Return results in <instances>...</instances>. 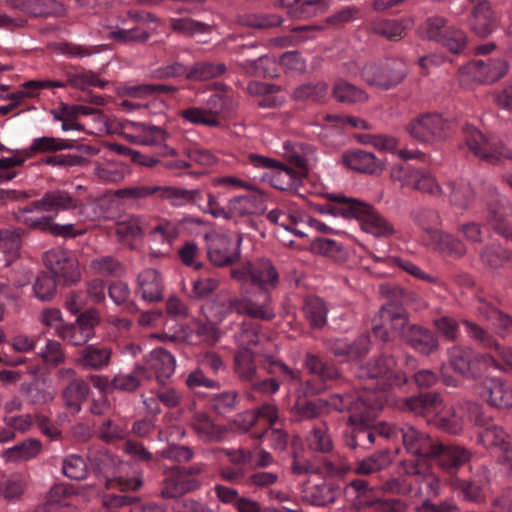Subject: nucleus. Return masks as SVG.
I'll use <instances>...</instances> for the list:
<instances>
[{
	"mask_svg": "<svg viewBox=\"0 0 512 512\" xmlns=\"http://www.w3.org/2000/svg\"><path fill=\"white\" fill-rule=\"evenodd\" d=\"M191 426L200 438L219 441L226 429L213 423L205 412H196L191 419Z\"/></svg>",
	"mask_w": 512,
	"mask_h": 512,
	"instance_id": "nucleus-34",
	"label": "nucleus"
},
{
	"mask_svg": "<svg viewBox=\"0 0 512 512\" xmlns=\"http://www.w3.org/2000/svg\"><path fill=\"white\" fill-rule=\"evenodd\" d=\"M111 355V348L89 345L80 352L77 364L86 369L100 370L109 365Z\"/></svg>",
	"mask_w": 512,
	"mask_h": 512,
	"instance_id": "nucleus-30",
	"label": "nucleus"
},
{
	"mask_svg": "<svg viewBox=\"0 0 512 512\" xmlns=\"http://www.w3.org/2000/svg\"><path fill=\"white\" fill-rule=\"evenodd\" d=\"M449 362L451 367L465 377L473 374L478 364V355L469 348L462 346L452 347L449 351Z\"/></svg>",
	"mask_w": 512,
	"mask_h": 512,
	"instance_id": "nucleus-27",
	"label": "nucleus"
},
{
	"mask_svg": "<svg viewBox=\"0 0 512 512\" xmlns=\"http://www.w3.org/2000/svg\"><path fill=\"white\" fill-rule=\"evenodd\" d=\"M448 189L450 202L460 208L467 207L474 195L470 183L463 179L449 183Z\"/></svg>",
	"mask_w": 512,
	"mask_h": 512,
	"instance_id": "nucleus-54",
	"label": "nucleus"
},
{
	"mask_svg": "<svg viewBox=\"0 0 512 512\" xmlns=\"http://www.w3.org/2000/svg\"><path fill=\"white\" fill-rule=\"evenodd\" d=\"M138 292L147 302L162 300L164 284L160 273L152 268L142 271L138 276Z\"/></svg>",
	"mask_w": 512,
	"mask_h": 512,
	"instance_id": "nucleus-20",
	"label": "nucleus"
},
{
	"mask_svg": "<svg viewBox=\"0 0 512 512\" xmlns=\"http://www.w3.org/2000/svg\"><path fill=\"white\" fill-rule=\"evenodd\" d=\"M227 70L220 61L199 60L188 66L187 80L193 82L208 81L222 76Z\"/></svg>",
	"mask_w": 512,
	"mask_h": 512,
	"instance_id": "nucleus-25",
	"label": "nucleus"
},
{
	"mask_svg": "<svg viewBox=\"0 0 512 512\" xmlns=\"http://www.w3.org/2000/svg\"><path fill=\"white\" fill-rule=\"evenodd\" d=\"M400 434L407 452L425 458L438 456L442 444L432 439L428 434L418 431L413 426L405 424L400 427Z\"/></svg>",
	"mask_w": 512,
	"mask_h": 512,
	"instance_id": "nucleus-16",
	"label": "nucleus"
},
{
	"mask_svg": "<svg viewBox=\"0 0 512 512\" xmlns=\"http://www.w3.org/2000/svg\"><path fill=\"white\" fill-rule=\"evenodd\" d=\"M129 173L128 167L118 161H107L96 164L94 175L101 183L110 184L122 181Z\"/></svg>",
	"mask_w": 512,
	"mask_h": 512,
	"instance_id": "nucleus-38",
	"label": "nucleus"
},
{
	"mask_svg": "<svg viewBox=\"0 0 512 512\" xmlns=\"http://www.w3.org/2000/svg\"><path fill=\"white\" fill-rule=\"evenodd\" d=\"M72 148L68 140L56 137H38L34 138L30 146L25 150L27 157L38 153H52Z\"/></svg>",
	"mask_w": 512,
	"mask_h": 512,
	"instance_id": "nucleus-42",
	"label": "nucleus"
},
{
	"mask_svg": "<svg viewBox=\"0 0 512 512\" xmlns=\"http://www.w3.org/2000/svg\"><path fill=\"white\" fill-rule=\"evenodd\" d=\"M307 442L310 449L321 453L330 452L333 448V443L325 423L312 429Z\"/></svg>",
	"mask_w": 512,
	"mask_h": 512,
	"instance_id": "nucleus-55",
	"label": "nucleus"
},
{
	"mask_svg": "<svg viewBox=\"0 0 512 512\" xmlns=\"http://www.w3.org/2000/svg\"><path fill=\"white\" fill-rule=\"evenodd\" d=\"M302 311L310 327L320 329L326 325L328 308L322 298L315 295L307 296Z\"/></svg>",
	"mask_w": 512,
	"mask_h": 512,
	"instance_id": "nucleus-29",
	"label": "nucleus"
},
{
	"mask_svg": "<svg viewBox=\"0 0 512 512\" xmlns=\"http://www.w3.org/2000/svg\"><path fill=\"white\" fill-rule=\"evenodd\" d=\"M41 451V443L36 439H29L23 443L6 450L8 461H22L36 457Z\"/></svg>",
	"mask_w": 512,
	"mask_h": 512,
	"instance_id": "nucleus-50",
	"label": "nucleus"
},
{
	"mask_svg": "<svg viewBox=\"0 0 512 512\" xmlns=\"http://www.w3.org/2000/svg\"><path fill=\"white\" fill-rule=\"evenodd\" d=\"M6 2L12 8L33 16H61L65 13V7L56 0H6Z\"/></svg>",
	"mask_w": 512,
	"mask_h": 512,
	"instance_id": "nucleus-21",
	"label": "nucleus"
},
{
	"mask_svg": "<svg viewBox=\"0 0 512 512\" xmlns=\"http://www.w3.org/2000/svg\"><path fill=\"white\" fill-rule=\"evenodd\" d=\"M233 110V99L222 93L212 94L202 106H192L179 112L180 117L193 125L219 127Z\"/></svg>",
	"mask_w": 512,
	"mask_h": 512,
	"instance_id": "nucleus-3",
	"label": "nucleus"
},
{
	"mask_svg": "<svg viewBox=\"0 0 512 512\" xmlns=\"http://www.w3.org/2000/svg\"><path fill=\"white\" fill-rule=\"evenodd\" d=\"M435 424L450 434H458L465 426L463 418L456 413L453 407L440 411L437 418H435Z\"/></svg>",
	"mask_w": 512,
	"mask_h": 512,
	"instance_id": "nucleus-53",
	"label": "nucleus"
},
{
	"mask_svg": "<svg viewBox=\"0 0 512 512\" xmlns=\"http://www.w3.org/2000/svg\"><path fill=\"white\" fill-rule=\"evenodd\" d=\"M39 356L43 363L49 367H57L65 362V352L62 345L56 340H48Z\"/></svg>",
	"mask_w": 512,
	"mask_h": 512,
	"instance_id": "nucleus-58",
	"label": "nucleus"
},
{
	"mask_svg": "<svg viewBox=\"0 0 512 512\" xmlns=\"http://www.w3.org/2000/svg\"><path fill=\"white\" fill-rule=\"evenodd\" d=\"M201 482L193 477H187L178 467L171 469L161 484L160 495L165 499H172L186 493L198 490Z\"/></svg>",
	"mask_w": 512,
	"mask_h": 512,
	"instance_id": "nucleus-18",
	"label": "nucleus"
},
{
	"mask_svg": "<svg viewBox=\"0 0 512 512\" xmlns=\"http://www.w3.org/2000/svg\"><path fill=\"white\" fill-rule=\"evenodd\" d=\"M209 260L216 266H227L240 256L241 237L211 231L205 234Z\"/></svg>",
	"mask_w": 512,
	"mask_h": 512,
	"instance_id": "nucleus-10",
	"label": "nucleus"
},
{
	"mask_svg": "<svg viewBox=\"0 0 512 512\" xmlns=\"http://www.w3.org/2000/svg\"><path fill=\"white\" fill-rule=\"evenodd\" d=\"M280 5L289 9L292 16L309 17L325 6V0H280Z\"/></svg>",
	"mask_w": 512,
	"mask_h": 512,
	"instance_id": "nucleus-49",
	"label": "nucleus"
},
{
	"mask_svg": "<svg viewBox=\"0 0 512 512\" xmlns=\"http://www.w3.org/2000/svg\"><path fill=\"white\" fill-rule=\"evenodd\" d=\"M155 195L169 200L174 206L198 204L203 200L201 192L197 189H183L173 186H156Z\"/></svg>",
	"mask_w": 512,
	"mask_h": 512,
	"instance_id": "nucleus-26",
	"label": "nucleus"
},
{
	"mask_svg": "<svg viewBox=\"0 0 512 512\" xmlns=\"http://www.w3.org/2000/svg\"><path fill=\"white\" fill-rule=\"evenodd\" d=\"M441 465L445 469L456 468L466 462L469 458L468 452L460 447H444L439 452Z\"/></svg>",
	"mask_w": 512,
	"mask_h": 512,
	"instance_id": "nucleus-62",
	"label": "nucleus"
},
{
	"mask_svg": "<svg viewBox=\"0 0 512 512\" xmlns=\"http://www.w3.org/2000/svg\"><path fill=\"white\" fill-rule=\"evenodd\" d=\"M484 392L487 395V402L498 408H509L512 406V384L503 383L499 379L485 381Z\"/></svg>",
	"mask_w": 512,
	"mask_h": 512,
	"instance_id": "nucleus-28",
	"label": "nucleus"
},
{
	"mask_svg": "<svg viewBox=\"0 0 512 512\" xmlns=\"http://www.w3.org/2000/svg\"><path fill=\"white\" fill-rule=\"evenodd\" d=\"M385 396L372 386L357 391V396L349 406L348 423L355 429L369 428L382 409Z\"/></svg>",
	"mask_w": 512,
	"mask_h": 512,
	"instance_id": "nucleus-5",
	"label": "nucleus"
},
{
	"mask_svg": "<svg viewBox=\"0 0 512 512\" xmlns=\"http://www.w3.org/2000/svg\"><path fill=\"white\" fill-rule=\"evenodd\" d=\"M143 379H146L145 368L138 365L131 373H119L115 375L111 380V385L112 388L119 391L133 392L138 389Z\"/></svg>",
	"mask_w": 512,
	"mask_h": 512,
	"instance_id": "nucleus-47",
	"label": "nucleus"
},
{
	"mask_svg": "<svg viewBox=\"0 0 512 512\" xmlns=\"http://www.w3.org/2000/svg\"><path fill=\"white\" fill-rule=\"evenodd\" d=\"M235 373L243 382L252 383L259 379L254 354L250 349H238L234 356Z\"/></svg>",
	"mask_w": 512,
	"mask_h": 512,
	"instance_id": "nucleus-33",
	"label": "nucleus"
},
{
	"mask_svg": "<svg viewBox=\"0 0 512 512\" xmlns=\"http://www.w3.org/2000/svg\"><path fill=\"white\" fill-rule=\"evenodd\" d=\"M127 19L121 21L122 27H117L110 32V38L123 44H141L145 43L149 37V32L141 25L152 16L146 12L129 10Z\"/></svg>",
	"mask_w": 512,
	"mask_h": 512,
	"instance_id": "nucleus-13",
	"label": "nucleus"
},
{
	"mask_svg": "<svg viewBox=\"0 0 512 512\" xmlns=\"http://www.w3.org/2000/svg\"><path fill=\"white\" fill-rule=\"evenodd\" d=\"M88 393L89 386L83 379L72 380L62 391L65 407L74 413L79 412Z\"/></svg>",
	"mask_w": 512,
	"mask_h": 512,
	"instance_id": "nucleus-35",
	"label": "nucleus"
},
{
	"mask_svg": "<svg viewBox=\"0 0 512 512\" xmlns=\"http://www.w3.org/2000/svg\"><path fill=\"white\" fill-rule=\"evenodd\" d=\"M102 45H81L73 42H60L55 46V51L67 58L82 59L100 53Z\"/></svg>",
	"mask_w": 512,
	"mask_h": 512,
	"instance_id": "nucleus-48",
	"label": "nucleus"
},
{
	"mask_svg": "<svg viewBox=\"0 0 512 512\" xmlns=\"http://www.w3.org/2000/svg\"><path fill=\"white\" fill-rule=\"evenodd\" d=\"M332 93L337 101L345 104L363 103L368 99L365 91L343 79L335 81Z\"/></svg>",
	"mask_w": 512,
	"mask_h": 512,
	"instance_id": "nucleus-40",
	"label": "nucleus"
},
{
	"mask_svg": "<svg viewBox=\"0 0 512 512\" xmlns=\"http://www.w3.org/2000/svg\"><path fill=\"white\" fill-rule=\"evenodd\" d=\"M293 95L299 101L321 102L328 95V85L323 81L305 83L297 87Z\"/></svg>",
	"mask_w": 512,
	"mask_h": 512,
	"instance_id": "nucleus-46",
	"label": "nucleus"
},
{
	"mask_svg": "<svg viewBox=\"0 0 512 512\" xmlns=\"http://www.w3.org/2000/svg\"><path fill=\"white\" fill-rule=\"evenodd\" d=\"M327 212L359 224H388L371 204L342 194L328 196Z\"/></svg>",
	"mask_w": 512,
	"mask_h": 512,
	"instance_id": "nucleus-4",
	"label": "nucleus"
},
{
	"mask_svg": "<svg viewBox=\"0 0 512 512\" xmlns=\"http://www.w3.org/2000/svg\"><path fill=\"white\" fill-rule=\"evenodd\" d=\"M140 366L145 368L146 379H150L152 375H155L158 382L164 383L174 373L176 361L170 352L159 348L152 350L145 357L144 364Z\"/></svg>",
	"mask_w": 512,
	"mask_h": 512,
	"instance_id": "nucleus-17",
	"label": "nucleus"
},
{
	"mask_svg": "<svg viewBox=\"0 0 512 512\" xmlns=\"http://www.w3.org/2000/svg\"><path fill=\"white\" fill-rule=\"evenodd\" d=\"M396 360L390 355H381L361 366L358 372L360 378L378 379L377 391L383 392L394 385H402L407 382L405 373L398 370ZM376 391V389H374Z\"/></svg>",
	"mask_w": 512,
	"mask_h": 512,
	"instance_id": "nucleus-7",
	"label": "nucleus"
},
{
	"mask_svg": "<svg viewBox=\"0 0 512 512\" xmlns=\"http://www.w3.org/2000/svg\"><path fill=\"white\" fill-rule=\"evenodd\" d=\"M242 25L254 29H268L279 26L282 18L276 14L249 13L241 17Z\"/></svg>",
	"mask_w": 512,
	"mask_h": 512,
	"instance_id": "nucleus-56",
	"label": "nucleus"
},
{
	"mask_svg": "<svg viewBox=\"0 0 512 512\" xmlns=\"http://www.w3.org/2000/svg\"><path fill=\"white\" fill-rule=\"evenodd\" d=\"M421 31L427 39L440 43L454 54L461 53L467 44L466 34L440 16L428 18Z\"/></svg>",
	"mask_w": 512,
	"mask_h": 512,
	"instance_id": "nucleus-6",
	"label": "nucleus"
},
{
	"mask_svg": "<svg viewBox=\"0 0 512 512\" xmlns=\"http://www.w3.org/2000/svg\"><path fill=\"white\" fill-rule=\"evenodd\" d=\"M77 207V200L65 190H54L45 193L41 199L35 200L15 212V220L24 224H48L58 213Z\"/></svg>",
	"mask_w": 512,
	"mask_h": 512,
	"instance_id": "nucleus-1",
	"label": "nucleus"
},
{
	"mask_svg": "<svg viewBox=\"0 0 512 512\" xmlns=\"http://www.w3.org/2000/svg\"><path fill=\"white\" fill-rule=\"evenodd\" d=\"M62 471L72 480H82L87 475V465L81 456L72 454L64 459Z\"/></svg>",
	"mask_w": 512,
	"mask_h": 512,
	"instance_id": "nucleus-61",
	"label": "nucleus"
},
{
	"mask_svg": "<svg viewBox=\"0 0 512 512\" xmlns=\"http://www.w3.org/2000/svg\"><path fill=\"white\" fill-rule=\"evenodd\" d=\"M236 305V313L250 318L272 321L276 312L273 307V301L269 292H260L244 296L242 298H234Z\"/></svg>",
	"mask_w": 512,
	"mask_h": 512,
	"instance_id": "nucleus-15",
	"label": "nucleus"
},
{
	"mask_svg": "<svg viewBox=\"0 0 512 512\" xmlns=\"http://www.w3.org/2000/svg\"><path fill=\"white\" fill-rule=\"evenodd\" d=\"M99 323V314L95 310H88L82 313L74 323L61 327L58 337L74 346H82L95 336V327Z\"/></svg>",
	"mask_w": 512,
	"mask_h": 512,
	"instance_id": "nucleus-14",
	"label": "nucleus"
},
{
	"mask_svg": "<svg viewBox=\"0 0 512 512\" xmlns=\"http://www.w3.org/2000/svg\"><path fill=\"white\" fill-rule=\"evenodd\" d=\"M392 463L391 454L388 450L379 451L361 460L355 469L360 475H370L389 467Z\"/></svg>",
	"mask_w": 512,
	"mask_h": 512,
	"instance_id": "nucleus-44",
	"label": "nucleus"
},
{
	"mask_svg": "<svg viewBox=\"0 0 512 512\" xmlns=\"http://www.w3.org/2000/svg\"><path fill=\"white\" fill-rule=\"evenodd\" d=\"M250 159L256 167L275 169L273 184L280 190L295 188L308 174L307 160L300 149L287 150L286 164L260 155H251Z\"/></svg>",
	"mask_w": 512,
	"mask_h": 512,
	"instance_id": "nucleus-2",
	"label": "nucleus"
},
{
	"mask_svg": "<svg viewBox=\"0 0 512 512\" xmlns=\"http://www.w3.org/2000/svg\"><path fill=\"white\" fill-rule=\"evenodd\" d=\"M482 345L492 350L491 354L482 355V362L487 367H494L495 369L502 370L503 363H506L512 368V350L501 347L500 344L496 343L491 339H484L482 335Z\"/></svg>",
	"mask_w": 512,
	"mask_h": 512,
	"instance_id": "nucleus-39",
	"label": "nucleus"
},
{
	"mask_svg": "<svg viewBox=\"0 0 512 512\" xmlns=\"http://www.w3.org/2000/svg\"><path fill=\"white\" fill-rule=\"evenodd\" d=\"M21 393L26 395L33 404H45L54 400L56 392L45 379H37L22 384Z\"/></svg>",
	"mask_w": 512,
	"mask_h": 512,
	"instance_id": "nucleus-36",
	"label": "nucleus"
},
{
	"mask_svg": "<svg viewBox=\"0 0 512 512\" xmlns=\"http://www.w3.org/2000/svg\"><path fill=\"white\" fill-rule=\"evenodd\" d=\"M71 492L63 484L54 485L48 492L46 500L40 506L41 512H76V507L71 503Z\"/></svg>",
	"mask_w": 512,
	"mask_h": 512,
	"instance_id": "nucleus-24",
	"label": "nucleus"
},
{
	"mask_svg": "<svg viewBox=\"0 0 512 512\" xmlns=\"http://www.w3.org/2000/svg\"><path fill=\"white\" fill-rule=\"evenodd\" d=\"M24 231L21 228H1L0 248L11 256H17L21 245V238Z\"/></svg>",
	"mask_w": 512,
	"mask_h": 512,
	"instance_id": "nucleus-57",
	"label": "nucleus"
},
{
	"mask_svg": "<svg viewBox=\"0 0 512 512\" xmlns=\"http://www.w3.org/2000/svg\"><path fill=\"white\" fill-rule=\"evenodd\" d=\"M202 311L208 320L220 323L226 319L233 311L236 312L234 298L228 301L214 300L202 307Z\"/></svg>",
	"mask_w": 512,
	"mask_h": 512,
	"instance_id": "nucleus-51",
	"label": "nucleus"
},
{
	"mask_svg": "<svg viewBox=\"0 0 512 512\" xmlns=\"http://www.w3.org/2000/svg\"><path fill=\"white\" fill-rule=\"evenodd\" d=\"M482 161H487L491 164L500 163L503 159H510L512 157L511 151L503 146L501 143L486 142L482 135Z\"/></svg>",
	"mask_w": 512,
	"mask_h": 512,
	"instance_id": "nucleus-60",
	"label": "nucleus"
},
{
	"mask_svg": "<svg viewBox=\"0 0 512 512\" xmlns=\"http://www.w3.org/2000/svg\"><path fill=\"white\" fill-rule=\"evenodd\" d=\"M244 417L248 423L245 429H248L251 426L255 425L259 419H263L270 426H272L278 421L279 411L278 407L275 404L265 403L257 407L252 412L245 413Z\"/></svg>",
	"mask_w": 512,
	"mask_h": 512,
	"instance_id": "nucleus-52",
	"label": "nucleus"
},
{
	"mask_svg": "<svg viewBox=\"0 0 512 512\" xmlns=\"http://www.w3.org/2000/svg\"><path fill=\"white\" fill-rule=\"evenodd\" d=\"M509 442L506 441L505 432L495 425H489L482 430V444L489 449H494L501 453Z\"/></svg>",
	"mask_w": 512,
	"mask_h": 512,
	"instance_id": "nucleus-59",
	"label": "nucleus"
},
{
	"mask_svg": "<svg viewBox=\"0 0 512 512\" xmlns=\"http://www.w3.org/2000/svg\"><path fill=\"white\" fill-rule=\"evenodd\" d=\"M378 316L384 324L389 326L391 331L405 341V333L413 325V323H410L408 313L405 310L388 303L381 306Z\"/></svg>",
	"mask_w": 512,
	"mask_h": 512,
	"instance_id": "nucleus-23",
	"label": "nucleus"
},
{
	"mask_svg": "<svg viewBox=\"0 0 512 512\" xmlns=\"http://www.w3.org/2000/svg\"><path fill=\"white\" fill-rule=\"evenodd\" d=\"M43 261L55 277L64 284L76 283L81 278L76 257L60 248H53L44 253Z\"/></svg>",
	"mask_w": 512,
	"mask_h": 512,
	"instance_id": "nucleus-12",
	"label": "nucleus"
},
{
	"mask_svg": "<svg viewBox=\"0 0 512 512\" xmlns=\"http://www.w3.org/2000/svg\"><path fill=\"white\" fill-rule=\"evenodd\" d=\"M451 129L449 121L437 113H424L411 120L407 126L409 134L426 144H436L447 139Z\"/></svg>",
	"mask_w": 512,
	"mask_h": 512,
	"instance_id": "nucleus-8",
	"label": "nucleus"
},
{
	"mask_svg": "<svg viewBox=\"0 0 512 512\" xmlns=\"http://www.w3.org/2000/svg\"><path fill=\"white\" fill-rule=\"evenodd\" d=\"M29 484L25 475L14 473L0 481V495L7 501L20 500Z\"/></svg>",
	"mask_w": 512,
	"mask_h": 512,
	"instance_id": "nucleus-37",
	"label": "nucleus"
},
{
	"mask_svg": "<svg viewBox=\"0 0 512 512\" xmlns=\"http://www.w3.org/2000/svg\"><path fill=\"white\" fill-rule=\"evenodd\" d=\"M344 164L352 170L363 173H376L380 163L371 152L363 150H352L343 155Z\"/></svg>",
	"mask_w": 512,
	"mask_h": 512,
	"instance_id": "nucleus-31",
	"label": "nucleus"
},
{
	"mask_svg": "<svg viewBox=\"0 0 512 512\" xmlns=\"http://www.w3.org/2000/svg\"><path fill=\"white\" fill-rule=\"evenodd\" d=\"M482 316L498 334L506 335L512 332V318L490 304L482 303Z\"/></svg>",
	"mask_w": 512,
	"mask_h": 512,
	"instance_id": "nucleus-45",
	"label": "nucleus"
},
{
	"mask_svg": "<svg viewBox=\"0 0 512 512\" xmlns=\"http://www.w3.org/2000/svg\"><path fill=\"white\" fill-rule=\"evenodd\" d=\"M406 65L402 60L389 59L381 65L367 64L361 71L362 78L370 85L390 89L406 76Z\"/></svg>",
	"mask_w": 512,
	"mask_h": 512,
	"instance_id": "nucleus-11",
	"label": "nucleus"
},
{
	"mask_svg": "<svg viewBox=\"0 0 512 512\" xmlns=\"http://www.w3.org/2000/svg\"><path fill=\"white\" fill-rule=\"evenodd\" d=\"M117 241L130 248H136L142 241L141 226H113Z\"/></svg>",
	"mask_w": 512,
	"mask_h": 512,
	"instance_id": "nucleus-63",
	"label": "nucleus"
},
{
	"mask_svg": "<svg viewBox=\"0 0 512 512\" xmlns=\"http://www.w3.org/2000/svg\"><path fill=\"white\" fill-rule=\"evenodd\" d=\"M231 275L239 281H250L263 292L275 289L279 283V273L271 260L262 258L246 262L240 268L233 269Z\"/></svg>",
	"mask_w": 512,
	"mask_h": 512,
	"instance_id": "nucleus-9",
	"label": "nucleus"
},
{
	"mask_svg": "<svg viewBox=\"0 0 512 512\" xmlns=\"http://www.w3.org/2000/svg\"><path fill=\"white\" fill-rule=\"evenodd\" d=\"M338 496V489L328 483L312 485L305 489L304 498L315 506H325L333 503Z\"/></svg>",
	"mask_w": 512,
	"mask_h": 512,
	"instance_id": "nucleus-41",
	"label": "nucleus"
},
{
	"mask_svg": "<svg viewBox=\"0 0 512 512\" xmlns=\"http://www.w3.org/2000/svg\"><path fill=\"white\" fill-rule=\"evenodd\" d=\"M157 455L163 459L178 463H186L193 459L194 451L189 446L169 444L165 448L159 450Z\"/></svg>",
	"mask_w": 512,
	"mask_h": 512,
	"instance_id": "nucleus-64",
	"label": "nucleus"
},
{
	"mask_svg": "<svg viewBox=\"0 0 512 512\" xmlns=\"http://www.w3.org/2000/svg\"><path fill=\"white\" fill-rule=\"evenodd\" d=\"M369 27L374 34L385 37L391 41H398L405 36V27L398 20L377 19L373 20Z\"/></svg>",
	"mask_w": 512,
	"mask_h": 512,
	"instance_id": "nucleus-43",
	"label": "nucleus"
},
{
	"mask_svg": "<svg viewBox=\"0 0 512 512\" xmlns=\"http://www.w3.org/2000/svg\"><path fill=\"white\" fill-rule=\"evenodd\" d=\"M408 346L423 355H430L439 350L440 344L437 336L429 329L417 324L409 327L405 333Z\"/></svg>",
	"mask_w": 512,
	"mask_h": 512,
	"instance_id": "nucleus-19",
	"label": "nucleus"
},
{
	"mask_svg": "<svg viewBox=\"0 0 512 512\" xmlns=\"http://www.w3.org/2000/svg\"><path fill=\"white\" fill-rule=\"evenodd\" d=\"M370 349V337L361 334L352 343L337 340L332 345L333 354L342 361H356L364 357Z\"/></svg>",
	"mask_w": 512,
	"mask_h": 512,
	"instance_id": "nucleus-22",
	"label": "nucleus"
},
{
	"mask_svg": "<svg viewBox=\"0 0 512 512\" xmlns=\"http://www.w3.org/2000/svg\"><path fill=\"white\" fill-rule=\"evenodd\" d=\"M263 211V199L255 194L235 197L230 201V220L238 216L257 215Z\"/></svg>",
	"mask_w": 512,
	"mask_h": 512,
	"instance_id": "nucleus-32",
	"label": "nucleus"
}]
</instances>
